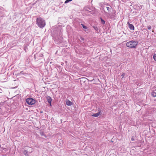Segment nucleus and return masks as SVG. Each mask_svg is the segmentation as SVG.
<instances>
[{
    "instance_id": "9d476101",
    "label": "nucleus",
    "mask_w": 156,
    "mask_h": 156,
    "mask_svg": "<svg viewBox=\"0 0 156 156\" xmlns=\"http://www.w3.org/2000/svg\"><path fill=\"white\" fill-rule=\"evenodd\" d=\"M81 25L82 26L83 28L84 29H87V27L84 25L81 24Z\"/></svg>"
},
{
    "instance_id": "9b49d317",
    "label": "nucleus",
    "mask_w": 156,
    "mask_h": 156,
    "mask_svg": "<svg viewBox=\"0 0 156 156\" xmlns=\"http://www.w3.org/2000/svg\"><path fill=\"white\" fill-rule=\"evenodd\" d=\"M153 58L154 60L156 61V54H154L153 56Z\"/></svg>"
},
{
    "instance_id": "20e7f679",
    "label": "nucleus",
    "mask_w": 156,
    "mask_h": 156,
    "mask_svg": "<svg viewBox=\"0 0 156 156\" xmlns=\"http://www.w3.org/2000/svg\"><path fill=\"white\" fill-rule=\"evenodd\" d=\"M127 23L128 24L130 30H134V26L132 24H130L129 22H128Z\"/></svg>"
},
{
    "instance_id": "423d86ee",
    "label": "nucleus",
    "mask_w": 156,
    "mask_h": 156,
    "mask_svg": "<svg viewBox=\"0 0 156 156\" xmlns=\"http://www.w3.org/2000/svg\"><path fill=\"white\" fill-rule=\"evenodd\" d=\"M66 104L68 106H71L72 105V102L69 100H67L66 102Z\"/></svg>"
},
{
    "instance_id": "6e6552de",
    "label": "nucleus",
    "mask_w": 156,
    "mask_h": 156,
    "mask_svg": "<svg viewBox=\"0 0 156 156\" xmlns=\"http://www.w3.org/2000/svg\"><path fill=\"white\" fill-rule=\"evenodd\" d=\"M152 96L153 97L156 96V93L154 92H153L151 94Z\"/></svg>"
},
{
    "instance_id": "f3484780",
    "label": "nucleus",
    "mask_w": 156,
    "mask_h": 156,
    "mask_svg": "<svg viewBox=\"0 0 156 156\" xmlns=\"http://www.w3.org/2000/svg\"><path fill=\"white\" fill-rule=\"evenodd\" d=\"M131 140H132V141H133V140H134V138H131Z\"/></svg>"
},
{
    "instance_id": "7ed1b4c3",
    "label": "nucleus",
    "mask_w": 156,
    "mask_h": 156,
    "mask_svg": "<svg viewBox=\"0 0 156 156\" xmlns=\"http://www.w3.org/2000/svg\"><path fill=\"white\" fill-rule=\"evenodd\" d=\"M26 102L29 105H34L36 102L35 100L31 98H28L26 100Z\"/></svg>"
},
{
    "instance_id": "dca6fc26",
    "label": "nucleus",
    "mask_w": 156,
    "mask_h": 156,
    "mask_svg": "<svg viewBox=\"0 0 156 156\" xmlns=\"http://www.w3.org/2000/svg\"><path fill=\"white\" fill-rule=\"evenodd\" d=\"M147 28L148 30H150L151 29V27L150 26L148 27Z\"/></svg>"
},
{
    "instance_id": "f8f14e48",
    "label": "nucleus",
    "mask_w": 156,
    "mask_h": 156,
    "mask_svg": "<svg viewBox=\"0 0 156 156\" xmlns=\"http://www.w3.org/2000/svg\"><path fill=\"white\" fill-rule=\"evenodd\" d=\"M73 0H66L65 2V3H68V2H70V1H72Z\"/></svg>"
},
{
    "instance_id": "1a4fd4ad",
    "label": "nucleus",
    "mask_w": 156,
    "mask_h": 156,
    "mask_svg": "<svg viewBox=\"0 0 156 156\" xmlns=\"http://www.w3.org/2000/svg\"><path fill=\"white\" fill-rule=\"evenodd\" d=\"M101 23L103 24H104L105 23V21L103 20L101 18Z\"/></svg>"
},
{
    "instance_id": "f257e3e1",
    "label": "nucleus",
    "mask_w": 156,
    "mask_h": 156,
    "mask_svg": "<svg viewBox=\"0 0 156 156\" xmlns=\"http://www.w3.org/2000/svg\"><path fill=\"white\" fill-rule=\"evenodd\" d=\"M36 23L38 27L41 28H43L46 25L45 20L41 17L37 19Z\"/></svg>"
},
{
    "instance_id": "0eeeda50",
    "label": "nucleus",
    "mask_w": 156,
    "mask_h": 156,
    "mask_svg": "<svg viewBox=\"0 0 156 156\" xmlns=\"http://www.w3.org/2000/svg\"><path fill=\"white\" fill-rule=\"evenodd\" d=\"M47 100H48V102L50 103V105H51V102L52 101V99L51 98L49 97V96H48L47 97Z\"/></svg>"
},
{
    "instance_id": "39448f33",
    "label": "nucleus",
    "mask_w": 156,
    "mask_h": 156,
    "mask_svg": "<svg viewBox=\"0 0 156 156\" xmlns=\"http://www.w3.org/2000/svg\"><path fill=\"white\" fill-rule=\"evenodd\" d=\"M101 114V111L100 110L99 111L96 113L94 114L93 115H92L93 116L95 117H97L98 116H99Z\"/></svg>"
},
{
    "instance_id": "4468645a",
    "label": "nucleus",
    "mask_w": 156,
    "mask_h": 156,
    "mask_svg": "<svg viewBox=\"0 0 156 156\" xmlns=\"http://www.w3.org/2000/svg\"><path fill=\"white\" fill-rule=\"evenodd\" d=\"M125 75V73H123V74H122V75L121 76H122V78L124 77V76Z\"/></svg>"
},
{
    "instance_id": "2eb2a0df",
    "label": "nucleus",
    "mask_w": 156,
    "mask_h": 156,
    "mask_svg": "<svg viewBox=\"0 0 156 156\" xmlns=\"http://www.w3.org/2000/svg\"><path fill=\"white\" fill-rule=\"evenodd\" d=\"M80 38L81 40H82V41H84V38L83 37H80Z\"/></svg>"
},
{
    "instance_id": "ddd939ff",
    "label": "nucleus",
    "mask_w": 156,
    "mask_h": 156,
    "mask_svg": "<svg viewBox=\"0 0 156 156\" xmlns=\"http://www.w3.org/2000/svg\"><path fill=\"white\" fill-rule=\"evenodd\" d=\"M106 8L107 9V10L108 11H110V8L108 7H107Z\"/></svg>"
},
{
    "instance_id": "f03ea898",
    "label": "nucleus",
    "mask_w": 156,
    "mask_h": 156,
    "mask_svg": "<svg viewBox=\"0 0 156 156\" xmlns=\"http://www.w3.org/2000/svg\"><path fill=\"white\" fill-rule=\"evenodd\" d=\"M137 45L136 42L132 41H129L126 44V45L127 47L131 48L135 47Z\"/></svg>"
}]
</instances>
